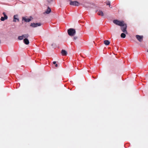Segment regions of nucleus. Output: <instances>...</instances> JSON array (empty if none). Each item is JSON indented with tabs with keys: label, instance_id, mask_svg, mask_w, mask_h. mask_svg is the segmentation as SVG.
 Instances as JSON below:
<instances>
[{
	"label": "nucleus",
	"instance_id": "nucleus-6",
	"mask_svg": "<svg viewBox=\"0 0 148 148\" xmlns=\"http://www.w3.org/2000/svg\"><path fill=\"white\" fill-rule=\"evenodd\" d=\"M136 37L139 42H142L143 41V36L137 35L136 36Z\"/></svg>",
	"mask_w": 148,
	"mask_h": 148
},
{
	"label": "nucleus",
	"instance_id": "nucleus-3",
	"mask_svg": "<svg viewBox=\"0 0 148 148\" xmlns=\"http://www.w3.org/2000/svg\"><path fill=\"white\" fill-rule=\"evenodd\" d=\"M121 27V29L122 32L124 33L127 34V32L126 30L127 27V24L124 23Z\"/></svg>",
	"mask_w": 148,
	"mask_h": 148
},
{
	"label": "nucleus",
	"instance_id": "nucleus-11",
	"mask_svg": "<svg viewBox=\"0 0 148 148\" xmlns=\"http://www.w3.org/2000/svg\"><path fill=\"white\" fill-rule=\"evenodd\" d=\"M61 53L63 56H66L67 54V51L64 50H62L61 51Z\"/></svg>",
	"mask_w": 148,
	"mask_h": 148
},
{
	"label": "nucleus",
	"instance_id": "nucleus-22",
	"mask_svg": "<svg viewBox=\"0 0 148 148\" xmlns=\"http://www.w3.org/2000/svg\"><path fill=\"white\" fill-rule=\"evenodd\" d=\"M147 52L148 53V49L147 50Z\"/></svg>",
	"mask_w": 148,
	"mask_h": 148
},
{
	"label": "nucleus",
	"instance_id": "nucleus-8",
	"mask_svg": "<svg viewBox=\"0 0 148 148\" xmlns=\"http://www.w3.org/2000/svg\"><path fill=\"white\" fill-rule=\"evenodd\" d=\"M30 18H26L25 17H23V20H24L26 22H29L30 21H31V19H32L33 18L31 16L30 17Z\"/></svg>",
	"mask_w": 148,
	"mask_h": 148
},
{
	"label": "nucleus",
	"instance_id": "nucleus-15",
	"mask_svg": "<svg viewBox=\"0 0 148 148\" xmlns=\"http://www.w3.org/2000/svg\"><path fill=\"white\" fill-rule=\"evenodd\" d=\"M29 36V35L28 34L23 35V37L25 38H27Z\"/></svg>",
	"mask_w": 148,
	"mask_h": 148
},
{
	"label": "nucleus",
	"instance_id": "nucleus-17",
	"mask_svg": "<svg viewBox=\"0 0 148 148\" xmlns=\"http://www.w3.org/2000/svg\"><path fill=\"white\" fill-rule=\"evenodd\" d=\"M106 5H109V6L110 8H112V7H110V1H107L106 2Z\"/></svg>",
	"mask_w": 148,
	"mask_h": 148
},
{
	"label": "nucleus",
	"instance_id": "nucleus-7",
	"mask_svg": "<svg viewBox=\"0 0 148 148\" xmlns=\"http://www.w3.org/2000/svg\"><path fill=\"white\" fill-rule=\"evenodd\" d=\"M41 25V23H32L30 25V26L33 27H37L38 26H39Z\"/></svg>",
	"mask_w": 148,
	"mask_h": 148
},
{
	"label": "nucleus",
	"instance_id": "nucleus-19",
	"mask_svg": "<svg viewBox=\"0 0 148 148\" xmlns=\"http://www.w3.org/2000/svg\"><path fill=\"white\" fill-rule=\"evenodd\" d=\"M78 38V37L77 36H75L73 38V40H76V39H77Z\"/></svg>",
	"mask_w": 148,
	"mask_h": 148
},
{
	"label": "nucleus",
	"instance_id": "nucleus-18",
	"mask_svg": "<svg viewBox=\"0 0 148 148\" xmlns=\"http://www.w3.org/2000/svg\"><path fill=\"white\" fill-rule=\"evenodd\" d=\"M24 38L23 37V35L21 36H19V40H21L23 39Z\"/></svg>",
	"mask_w": 148,
	"mask_h": 148
},
{
	"label": "nucleus",
	"instance_id": "nucleus-9",
	"mask_svg": "<svg viewBox=\"0 0 148 148\" xmlns=\"http://www.w3.org/2000/svg\"><path fill=\"white\" fill-rule=\"evenodd\" d=\"M18 20V14H16L14 16L13 19V21L14 22H16Z\"/></svg>",
	"mask_w": 148,
	"mask_h": 148
},
{
	"label": "nucleus",
	"instance_id": "nucleus-4",
	"mask_svg": "<svg viewBox=\"0 0 148 148\" xmlns=\"http://www.w3.org/2000/svg\"><path fill=\"white\" fill-rule=\"evenodd\" d=\"M70 1V5H71L78 6L79 4V3L77 1Z\"/></svg>",
	"mask_w": 148,
	"mask_h": 148
},
{
	"label": "nucleus",
	"instance_id": "nucleus-5",
	"mask_svg": "<svg viewBox=\"0 0 148 148\" xmlns=\"http://www.w3.org/2000/svg\"><path fill=\"white\" fill-rule=\"evenodd\" d=\"M3 15L4 17H1L0 18V20L1 21H3L7 19L8 18V17L5 12H3Z\"/></svg>",
	"mask_w": 148,
	"mask_h": 148
},
{
	"label": "nucleus",
	"instance_id": "nucleus-13",
	"mask_svg": "<svg viewBox=\"0 0 148 148\" xmlns=\"http://www.w3.org/2000/svg\"><path fill=\"white\" fill-rule=\"evenodd\" d=\"M97 14L101 16H103V13L102 11L101 10H99L97 12Z\"/></svg>",
	"mask_w": 148,
	"mask_h": 148
},
{
	"label": "nucleus",
	"instance_id": "nucleus-2",
	"mask_svg": "<svg viewBox=\"0 0 148 148\" xmlns=\"http://www.w3.org/2000/svg\"><path fill=\"white\" fill-rule=\"evenodd\" d=\"M113 22L115 24L120 26L125 23L123 21H120L117 20H114L113 21Z\"/></svg>",
	"mask_w": 148,
	"mask_h": 148
},
{
	"label": "nucleus",
	"instance_id": "nucleus-21",
	"mask_svg": "<svg viewBox=\"0 0 148 148\" xmlns=\"http://www.w3.org/2000/svg\"><path fill=\"white\" fill-rule=\"evenodd\" d=\"M55 66H56V67H57L58 66V64H55Z\"/></svg>",
	"mask_w": 148,
	"mask_h": 148
},
{
	"label": "nucleus",
	"instance_id": "nucleus-16",
	"mask_svg": "<svg viewBox=\"0 0 148 148\" xmlns=\"http://www.w3.org/2000/svg\"><path fill=\"white\" fill-rule=\"evenodd\" d=\"M125 33H122L121 35V38H124L126 37V35Z\"/></svg>",
	"mask_w": 148,
	"mask_h": 148
},
{
	"label": "nucleus",
	"instance_id": "nucleus-12",
	"mask_svg": "<svg viewBox=\"0 0 148 148\" xmlns=\"http://www.w3.org/2000/svg\"><path fill=\"white\" fill-rule=\"evenodd\" d=\"M23 41L26 45H28L29 43V40L27 38H25L23 40Z\"/></svg>",
	"mask_w": 148,
	"mask_h": 148
},
{
	"label": "nucleus",
	"instance_id": "nucleus-14",
	"mask_svg": "<svg viewBox=\"0 0 148 148\" xmlns=\"http://www.w3.org/2000/svg\"><path fill=\"white\" fill-rule=\"evenodd\" d=\"M104 44L107 45H108L110 43V42L108 40H105L104 41Z\"/></svg>",
	"mask_w": 148,
	"mask_h": 148
},
{
	"label": "nucleus",
	"instance_id": "nucleus-20",
	"mask_svg": "<svg viewBox=\"0 0 148 148\" xmlns=\"http://www.w3.org/2000/svg\"><path fill=\"white\" fill-rule=\"evenodd\" d=\"M53 64H56V61H53Z\"/></svg>",
	"mask_w": 148,
	"mask_h": 148
},
{
	"label": "nucleus",
	"instance_id": "nucleus-1",
	"mask_svg": "<svg viewBox=\"0 0 148 148\" xmlns=\"http://www.w3.org/2000/svg\"><path fill=\"white\" fill-rule=\"evenodd\" d=\"M68 34L70 36H73L76 33V31L75 29L73 28H70L68 30Z\"/></svg>",
	"mask_w": 148,
	"mask_h": 148
},
{
	"label": "nucleus",
	"instance_id": "nucleus-10",
	"mask_svg": "<svg viewBox=\"0 0 148 148\" xmlns=\"http://www.w3.org/2000/svg\"><path fill=\"white\" fill-rule=\"evenodd\" d=\"M51 11V8L49 7H48L47 9L46 10V11L44 13V14H49Z\"/></svg>",
	"mask_w": 148,
	"mask_h": 148
}]
</instances>
